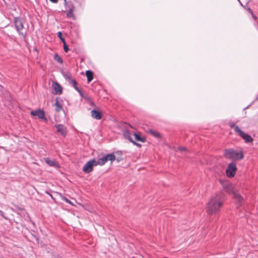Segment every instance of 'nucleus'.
<instances>
[{
  "instance_id": "obj_1",
  "label": "nucleus",
  "mask_w": 258,
  "mask_h": 258,
  "mask_svg": "<svg viewBox=\"0 0 258 258\" xmlns=\"http://www.w3.org/2000/svg\"><path fill=\"white\" fill-rule=\"evenodd\" d=\"M226 195L223 191H220L212 197L207 204L206 212L208 215L216 214L219 212L225 200Z\"/></svg>"
},
{
  "instance_id": "obj_2",
  "label": "nucleus",
  "mask_w": 258,
  "mask_h": 258,
  "mask_svg": "<svg viewBox=\"0 0 258 258\" xmlns=\"http://www.w3.org/2000/svg\"><path fill=\"white\" fill-rule=\"evenodd\" d=\"M223 156L226 159L232 160H240L244 158V154L242 151L238 152L231 148L225 149Z\"/></svg>"
},
{
  "instance_id": "obj_3",
  "label": "nucleus",
  "mask_w": 258,
  "mask_h": 258,
  "mask_svg": "<svg viewBox=\"0 0 258 258\" xmlns=\"http://www.w3.org/2000/svg\"><path fill=\"white\" fill-rule=\"evenodd\" d=\"M115 159L116 157L113 153L108 154L102 158H99L98 160H96V164L97 165H100L102 166L105 164L108 160L112 162L113 161L115 160Z\"/></svg>"
},
{
  "instance_id": "obj_4",
  "label": "nucleus",
  "mask_w": 258,
  "mask_h": 258,
  "mask_svg": "<svg viewBox=\"0 0 258 258\" xmlns=\"http://www.w3.org/2000/svg\"><path fill=\"white\" fill-rule=\"evenodd\" d=\"M97 166L96 159H93L88 161L83 167V171L85 173H89L93 170V166Z\"/></svg>"
},
{
  "instance_id": "obj_5",
  "label": "nucleus",
  "mask_w": 258,
  "mask_h": 258,
  "mask_svg": "<svg viewBox=\"0 0 258 258\" xmlns=\"http://www.w3.org/2000/svg\"><path fill=\"white\" fill-rule=\"evenodd\" d=\"M237 169V168L236 164L234 162L229 163L226 170V173L227 176L229 177H234L235 175Z\"/></svg>"
},
{
  "instance_id": "obj_6",
  "label": "nucleus",
  "mask_w": 258,
  "mask_h": 258,
  "mask_svg": "<svg viewBox=\"0 0 258 258\" xmlns=\"http://www.w3.org/2000/svg\"><path fill=\"white\" fill-rule=\"evenodd\" d=\"M64 5L66 6L67 10L68 9L67 13V17L71 18L74 20L75 19V16L73 14V12L75 9V7L72 4V2L64 1Z\"/></svg>"
},
{
  "instance_id": "obj_7",
  "label": "nucleus",
  "mask_w": 258,
  "mask_h": 258,
  "mask_svg": "<svg viewBox=\"0 0 258 258\" xmlns=\"http://www.w3.org/2000/svg\"><path fill=\"white\" fill-rule=\"evenodd\" d=\"M14 24L17 31L20 34L22 35L24 37H25V33H23L21 31L23 29L24 26L22 20L19 17H14Z\"/></svg>"
},
{
  "instance_id": "obj_8",
  "label": "nucleus",
  "mask_w": 258,
  "mask_h": 258,
  "mask_svg": "<svg viewBox=\"0 0 258 258\" xmlns=\"http://www.w3.org/2000/svg\"><path fill=\"white\" fill-rule=\"evenodd\" d=\"M222 184L224 191L229 195H232L236 190L233 185L228 181L222 182Z\"/></svg>"
},
{
  "instance_id": "obj_9",
  "label": "nucleus",
  "mask_w": 258,
  "mask_h": 258,
  "mask_svg": "<svg viewBox=\"0 0 258 258\" xmlns=\"http://www.w3.org/2000/svg\"><path fill=\"white\" fill-rule=\"evenodd\" d=\"M54 127L56 128L57 132L59 133L63 137H66L67 135L66 127L62 124H55Z\"/></svg>"
},
{
  "instance_id": "obj_10",
  "label": "nucleus",
  "mask_w": 258,
  "mask_h": 258,
  "mask_svg": "<svg viewBox=\"0 0 258 258\" xmlns=\"http://www.w3.org/2000/svg\"><path fill=\"white\" fill-rule=\"evenodd\" d=\"M62 75L66 80H67L74 88H75V86H77L78 84L77 81L72 78L70 73L68 72H63Z\"/></svg>"
},
{
  "instance_id": "obj_11",
  "label": "nucleus",
  "mask_w": 258,
  "mask_h": 258,
  "mask_svg": "<svg viewBox=\"0 0 258 258\" xmlns=\"http://www.w3.org/2000/svg\"><path fill=\"white\" fill-rule=\"evenodd\" d=\"M232 195L237 207L241 206L243 200L242 196L236 190Z\"/></svg>"
},
{
  "instance_id": "obj_12",
  "label": "nucleus",
  "mask_w": 258,
  "mask_h": 258,
  "mask_svg": "<svg viewBox=\"0 0 258 258\" xmlns=\"http://www.w3.org/2000/svg\"><path fill=\"white\" fill-rule=\"evenodd\" d=\"M237 134L240 136L246 143H252L253 141V139L249 135L245 133L241 130L239 131Z\"/></svg>"
},
{
  "instance_id": "obj_13",
  "label": "nucleus",
  "mask_w": 258,
  "mask_h": 258,
  "mask_svg": "<svg viewBox=\"0 0 258 258\" xmlns=\"http://www.w3.org/2000/svg\"><path fill=\"white\" fill-rule=\"evenodd\" d=\"M53 88L54 90V94H61L62 92V88L57 82H53L52 84Z\"/></svg>"
},
{
  "instance_id": "obj_14",
  "label": "nucleus",
  "mask_w": 258,
  "mask_h": 258,
  "mask_svg": "<svg viewBox=\"0 0 258 258\" xmlns=\"http://www.w3.org/2000/svg\"><path fill=\"white\" fill-rule=\"evenodd\" d=\"M30 114L32 116H38L39 118H43L44 117L45 112L43 110L38 109L32 110Z\"/></svg>"
},
{
  "instance_id": "obj_15",
  "label": "nucleus",
  "mask_w": 258,
  "mask_h": 258,
  "mask_svg": "<svg viewBox=\"0 0 258 258\" xmlns=\"http://www.w3.org/2000/svg\"><path fill=\"white\" fill-rule=\"evenodd\" d=\"M91 116L96 119L99 120L102 117V114L100 111L97 110H92L91 112Z\"/></svg>"
},
{
  "instance_id": "obj_16",
  "label": "nucleus",
  "mask_w": 258,
  "mask_h": 258,
  "mask_svg": "<svg viewBox=\"0 0 258 258\" xmlns=\"http://www.w3.org/2000/svg\"><path fill=\"white\" fill-rule=\"evenodd\" d=\"M60 98L59 97H56L55 98V111L56 112H59L61 110L63 109L62 105L59 103V100Z\"/></svg>"
},
{
  "instance_id": "obj_17",
  "label": "nucleus",
  "mask_w": 258,
  "mask_h": 258,
  "mask_svg": "<svg viewBox=\"0 0 258 258\" xmlns=\"http://www.w3.org/2000/svg\"><path fill=\"white\" fill-rule=\"evenodd\" d=\"M45 162L50 166L54 167H58V164L54 160H51L49 158H44Z\"/></svg>"
},
{
  "instance_id": "obj_18",
  "label": "nucleus",
  "mask_w": 258,
  "mask_h": 258,
  "mask_svg": "<svg viewBox=\"0 0 258 258\" xmlns=\"http://www.w3.org/2000/svg\"><path fill=\"white\" fill-rule=\"evenodd\" d=\"M86 75L87 78V82H90L93 79V73L90 70H87L86 72Z\"/></svg>"
},
{
  "instance_id": "obj_19",
  "label": "nucleus",
  "mask_w": 258,
  "mask_h": 258,
  "mask_svg": "<svg viewBox=\"0 0 258 258\" xmlns=\"http://www.w3.org/2000/svg\"><path fill=\"white\" fill-rule=\"evenodd\" d=\"M134 136L136 141H140L142 143H144L146 141V138L145 137H141L140 134L135 133Z\"/></svg>"
},
{
  "instance_id": "obj_20",
  "label": "nucleus",
  "mask_w": 258,
  "mask_h": 258,
  "mask_svg": "<svg viewBox=\"0 0 258 258\" xmlns=\"http://www.w3.org/2000/svg\"><path fill=\"white\" fill-rule=\"evenodd\" d=\"M123 135L125 139H127L131 142L133 138L130 136V132L128 130H125L123 132Z\"/></svg>"
},
{
  "instance_id": "obj_21",
  "label": "nucleus",
  "mask_w": 258,
  "mask_h": 258,
  "mask_svg": "<svg viewBox=\"0 0 258 258\" xmlns=\"http://www.w3.org/2000/svg\"><path fill=\"white\" fill-rule=\"evenodd\" d=\"M228 124L230 126V127L232 128H234L235 132L237 134L239 131H240L241 130L240 129V128L238 127V125H236L235 124V123L233 122H231V121H230L229 123H228Z\"/></svg>"
},
{
  "instance_id": "obj_22",
  "label": "nucleus",
  "mask_w": 258,
  "mask_h": 258,
  "mask_svg": "<svg viewBox=\"0 0 258 258\" xmlns=\"http://www.w3.org/2000/svg\"><path fill=\"white\" fill-rule=\"evenodd\" d=\"M148 133H149L151 135L157 138H161V135L159 133H157L156 131H155L153 130H152V129L149 130Z\"/></svg>"
},
{
  "instance_id": "obj_23",
  "label": "nucleus",
  "mask_w": 258,
  "mask_h": 258,
  "mask_svg": "<svg viewBox=\"0 0 258 258\" xmlns=\"http://www.w3.org/2000/svg\"><path fill=\"white\" fill-rule=\"evenodd\" d=\"M54 59L58 62L59 63H63V60L61 58V57L57 53L55 54L54 55Z\"/></svg>"
},
{
  "instance_id": "obj_24",
  "label": "nucleus",
  "mask_w": 258,
  "mask_h": 258,
  "mask_svg": "<svg viewBox=\"0 0 258 258\" xmlns=\"http://www.w3.org/2000/svg\"><path fill=\"white\" fill-rule=\"evenodd\" d=\"M246 7H247V8H246L245 9L246 10H247L248 11V12L251 14L252 18L255 20H256L257 19V17L253 14V11H252V10L250 8V7H248L247 6Z\"/></svg>"
},
{
  "instance_id": "obj_25",
  "label": "nucleus",
  "mask_w": 258,
  "mask_h": 258,
  "mask_svg": "<svg viewBox=\"0 0 258 258\" xmlns=\"http://www.w3.org/2000/svg\"><path fill=\"white\" fill-rule=\"evenodd\" d=\"M57 37L60 39L62 43L66 42L65 39L62 36V33L61 32H58L57 33Z\"/></svg>"
},
{
  "instance_id": "obj_26",
  "label": "nucleus",
  "mask_w": 258,
  "mask_h": 258,
  "mask_svg": "<svg viewBox=\"0 0 258 258\" xmlns=\"http://www.w3.org/2000/svg\"><path fill=\"white\" fill-rule=\"evenodd\" d=\"M63 50L65 52H68L69 50V46L67 45L66 42L63 43Z\"/></svg>"
},
{
  "instance_id": "obj_27",
  "label": "nucleus",
  "mask_w": 258,
  "mask_h": 258,
  "mask_svg": "<svg viewBox=\"0 0 258 258\" xmlns=\"http://www.w3.org/2000/svg\"><path fill=\"white\" fill-rule=\"evenodd\" d=\"M61 195V197H62V200H63L64 201H65L66 202H67L68 203H69L70 204H72L71 202L69 199H68L66 197L62 196L61 195Z\"/></svg>"
},
{
  "instance_id": "obj_28",
  "label": "nucleus",
  "mask_w": 258,
  "mask_h": 258,
  "mask_svg": "<svg viewBox=\"0 0 258 258\" xmlns=\"http://www.w3.org/2000/svg\"><path fill=\"white\" fill-rule=\"evenodd\" d=\"M131 143H132L134 145L137 146L138 147H141V145L140 144L137 143L136 141H134L133 140V141H131Z\"/></svg>"
},
{
  "instance_id": "obj_29",
  "label": "nucleus",
  "mask_w": 258,
  "mask_h": 258,
  "mask_svg": "<svg viewBox=\"0 0 258 258\" xmlns=\"http://www.w3.org/2000/svg\"><path fill=\"white\" fill-rule=\"evenodd\" d=\"M78 92L80 94V96H82V97H84L88 100H90L89 98L84 96L82 90H80V92Z\"/></svg>"
},
{
  "instance_id": "obj_30",
  "label": "nucleus",
  "mask_w": 258,
  "mask_h": 258,
  "mask_svg": "<svg viewBox=\"0 0 258 258\" xmlns=\"http://www.w3.org/2000/svg\"><path fill=\"white\" fill-rule=\"evenodd\" d=\"M0 215L3 217L5 219H7V218L5 217V216L4 215V213L2 211H0Z\"/></svg>"
},
{
  "instance_id": "obj_31",
  "label": "nucleus",
  "mask_w": 258,
  "mask_h": 258,
  "mask_svg": "<svg viewBox=\"0 0 258 258\" xmlns=\"http://www.w3.org/2000/svg\"><path fill=\"white\" fill-rule=\"evenodd\" d=\"M179 150L180 151H185L186 150V149L185 147H179Z\"/></svg>"
},
{
  "instance_id": "obj_32",
  "label": "nucleus",
  "mask_w": 258,
  "mask_h": 258,
  "mask_svg": "<svg viewBox=\"0 0 258 258\" xmlns=\"http://www.w3.org/2000/svg\"><path fill=\"white\" fill-rule=\"evenodd\" d=\"M75 89L78 91V92H80V90H81V89H80L79 87H78V86H75Z\"/></svg>"
},
{
  "instance_id": "obj_33",
  "label": "nucleus",
  "mask_w": 258,
  "mask_h": 258,
  "mask_svg": "<svg viewBox=\"0 0 258 258\" xmlns=\"http://www.w3.org/2000/svg\"><path fill=\"white\" fill-rule=\"evenodd\" d=\"M90 105H91V106H95L94 103L92 101H90Z\"/></svg>"
},
{
  "instance_id": "obj_34",
  "label": "nucleus",
  "mask_w": 258,
  "mask_h": 258,
  "mask_svg": "<svg viewBox=\"0 0 258 258\" xmlns=\"http://www.w3.org/2000/svg\"><path fill=\"white\" fill-rule=\"evenodd\" d=\"M46 192L47 194H48V195L50 196V197H51L52 199H53V197H52V195H51V194H49L48 191H46Z\"/></svg>"
},
{
  "instance_id": "obj_35",
  "label": "nucleus",
  "mask_w": 258,
  "mask_h": 258,
  "mask_svg": "<svg viewBox=\"0 0 258 258\" xmlns=\"http://www.w3.org/2000/svg\"><path fill=\"white\" fill-rule=\"evenodd\" d=\"M45 121H47L48 119L44 116V118H42Z\"/></svg>"
},
{
  "instance_id": "obj_36",
  "label": "nucleus",
  "mask_w": 258,
  "mask_h": 258,
  "mask_svg": "<svg viewBox=\"0 0 258 258\" xmlns=\"http://www.w3.org/2000/svg\"><path fill=\"white\" fill-rule=\"evenodd\" d=\"M115 160H116L118 162H119L120 161L121 159L118 158H116Z\"/></svg>"
},
{
  "instance_id": "obj_37",
  "label": "nucleus",
  "mask_w": 258,
  "mask_h": 258,
  "mask_svg": "<svg viewBox=\"0 0 258 258\" xmlns=\"http://www.w3.org/2000/svg\"><path fill=\"white\" fill-rule=\"evenodd\" d=\"M58 1H51V2L54 3H56Z\"/></svg>"
},
{
  "instance_id": "obj_38",
  "label": "nucleus",
  "mask_w": 258,
  "mask_h": 258,
  "mask_svg": "<svg viewBox=\"0 0 258 258\" xmlns=\"http://www.w3.org/2000/svg\"><path fill=\"white\" fill-rule=\"evenodd\" d=\"M116 153H117V154H121V152L120 151H117L116 152Z\"/></svg>"
},
{
  "instance_id": "obj_39",
  "label": "nucleus",
  "mask_w": 258,
  "mask_h": 258,
  "mask_svg": "<svg viewBox=\"0 0 258 258\" xmlns=\"http://www.w3.org/2000/svg\"><path fill=\"white\" fill-rule=\"evenodd\" d=\"M239 2V3L241 5V6H243V5L241 3V1H238Z\"/></svg>"
},
{
  "instance_id": "obj_40",
  "label": "nucleus",
  "mask_w": 258,
  "mask_h": 258,
  "mask_svg": "<svg viewBox=\"0 0 258 258\" xmlns=\"http://www.w3.org/2000/svg\"><path fill=\"white\" fill-rule=\"evenodd\" d=\"M256 100H258V95L257 96L256 98Z\"/></svg>"
},
{
  "instance_id": "obj_41",
  "label": "nucleus",
  "mask_w": 258,
  "mask_h": 258,
  "mask_svg": "<svg viewBox=\"0 0 258 258\" xmlns=\"http://www.w3.org/2000/svg\"><path fill=\"white\" fill-rule=\"evenodd\" d=\"M0 86L2 87V86L1 85H0Z\"/></svg>"
}]
</instances>
